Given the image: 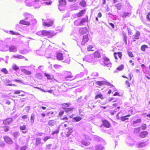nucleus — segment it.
Instances as JSON below:
<instances>
[{"mask_svg": "<svg viewBox=\"0 0 150 150\" xmlns=\"http://www.w3.org/2000/svg\"><path fill=\"white\" fill-rule=\"evenodd\" d=\"M25 3L26 6L29 7L33 6L35 8H40L41 4V2L39 0H35L32 1L31 3H30V0H25Z\"/></svg>", "mask_w": 150, "mask_h": 150, "instance_id": "1", "label": "nucleus"}, {"mask_svg": "<svg viewBox=\"0 0 150 150\" xmlns=\"http://www.w3.org/2000/svg\"><path fill=\"white\" fill-rule=\"evenodd\" d=\"M83 61L86 62L94 64L97 61V59L96 58L93 54L86 56L83 58Z\"/></svg>", "mask_w": 150, "mask_h": 150, "instance_id": "2", "label": "nucleus"}, {"mask_svg": "<svg viewBox=\"0 0 150 150\" xmlns=\"http://www.w3.org/2000/svg\"><path fill=\"white\" fill-rule=\"evenodd\" d=\"M55 35V34L53 31L43 30V35L47 36L49 38H52Z\"/></svg>", "mask_w": 150, "mask_h": 150, "instance_id": "3", "label": "nucleus"}, {"mask_svg": "<svg viewBox=\"0 0 150 150\" xmlns=\"http://www.w3.org/2000/svg\"><path fill=\"white\" fill-rule=\"evenodd\" d=\"M88 149L90 150H104V147L102 145L99 144L96 145L95 147L93 146H90L88 147Z\"/></svg>", "mask_w": 150, "mask_h": 150, "instance_id": "4", "label": "nucleus"}, {"mask_svg": "<svg viewBox=\"0 0 150 150\" xmlns=\"http://www.w3.org/2000/svg\"><path fill=\"white\" fill-rule=\"evenodd\" d=\"M59 4L58 8L60 11L64 10V6L66 4V1L65 0H61L59 1Z\"/></svg>", "mask_w": 150, "mask_h": 150, "instance_id": "5", "label": "nucleus"}, {"mask_svg": "<svg viewBox=\"0 0 150 150\" xmlns=\"http://www.w3.org/2000/svg\"><path fill=\"white\" fill-rule=\"evenodd\" d=\"M43 25L45 26L48 27L52 26L53 23V21L50 20H44L43 19Z\"/></svg>", "mask_w": 150, "mask_h": 150, "instance_id": "6", "label": "nucleus"}, {"mask_svg": "<svg viewBox=\"0 0 150 150\" xmlns=\"http://www.w3.org/2000/svg\"><path fill=\"white\" fill-rule=\"evenodd\" d=\"M104 64L105 65L108 67H111V63L110 62L109 59L106 57H105L104 59Z\"/></svg>", "mask_w": 150, "mask_h": 150, "instance_id": "7", "label": "nucleus"}, {"mask_svg": "<svg viewBox=\"0 0 150 150\" xmlns=\"http://www.w3.org/2000/svg\"><path fill=\"white\" fill-rule=\"evenodd\" d=\"M89 35H86L83 36V40L81 42V44L82 45H84L89 40L88 36Z\"/></svg>", "mask_w": 150, "mask_h": 150, "instance_id": "8", "label": "nucleus"}, {"mask_svg": "<svg viewBox=\"0 0 150 150\" xmlns=\"http://www.w3.org/2000/svg\"><path fill=\"white\" fill-rule=\"evenodd\" d=\"M81 143L83 145V146H82V147L84 146H88L91 145V144L90 142L85 140L83 139L81 140Z\"/></svg>", "mask_w": 150, "mask_h": 150, "instance_id": "9", "label": "nucleus"}, {"mask_svg": "<svg viewBox=\"0 0 150 150\" xmlns=\"http://www.w3.org/2000/svg\"><path fill=\"white\" fill-rule=\"evenodd\" d=\"M9 50L10 52H16L17 50V48L16 46H12L9 47Z\"/></svg>", "mask_w": 150, "mask_h": 150, "instance_id": "10", "label": "nucleus"}, {"mask_svg": "<svg viewBox=\"0 0 150 150\" xmlns=\"http://www.w3.org/2000/svg\"><path fill=\"white\" fill-rule=\"evenodd\" d=\"M65 74L68 75L65 78V80L66 81L69 80V79L72 78L73 77V76L71 75V72H70L66 71Z\"/></svg>", "mask_w": 150, "mask_h": 150, "instance_id": "11", "label": "nucleus"}, {"mask_svg": "<svg viewBox=\"0 0 150 150\" xmlns=\"http://www.w3.org/2000/svg\"><path fill=\"white\" fill-rule=\"evenodd\" d=\"M12 121L13 120L11 118H8L4 121L3 123L4 125H7L12 122Z\"/></svg>", "mask_w": 150, "mask_h": 150, "instance_id": "12", "label": "nucleus"}, {"mask_svg": "<svg viewBox=\"0 0 150 150\" xmlns=\"http://www.w3.org/2000/svg\"><path fill=\"white\" fill-rule=\"evenodd\" d=\"M146 146V144L145 143H141L137 144L136 146L138 148H142L145 147Z\"/></svg>", "mask_w": 150, "mask_h": 150, "instance_id": "13", "label": "nucleus"}, {"mask_svg": "<svg viewBox=\"0 0 150 150\" xmlns=\"http://www.w3.org/2000/svg\"><path fill=\"white\" fill-rule=\"evenodd\" d=\"M87 31L86 27H84L80 28L79 30V33L81 34H84L86 33Z\"/></svg>", "mask_w": 150, "mask_h": 150, "instance_id": "14", "label": "nucleus"}, {"mask_svg": "<svg viewBox=\"0 0 150 150\" xmlns=\"http://www.w3.org/2000/svg\"><path fill=\"white\" fill-rule=\"evenodd\" d=\"M19 23L23 25H30V23L28 21H27L25 20H23L20 21Z\"/></svg>", "mask_w": 150, "mask_h": 150, "instance_id": "15", "label": "nucleus"}, {"mask_svg": "<svg viewBox=\"0 0 150 150\" xmlns=\"http://www.w3.org/2000/svg\"><path fill=\"white\" fill-rule=\"evenodd\" d=\"M4 139L5 142L8 144H11L12 143V141L11 139L8 137H4Z\"/></svg>", "mask_w": 150, "mask_h": 150, "instance_id": "16", "label": "nucleus"}, {"mask_svg": "<svg viewBox=\"0 0 150 150\" xmlns=\"http://www.w3.org/2000/svg\"><path fill=\"white\" fill-rule=\"evenodd\" d=\"M57 59L59 60H62L63 59V54L62 53H58L57 54Z\"/></svg>", "mask_w": 150, "mask_h": 150, "instance_id": "17", "label": "nucleus"}, {"mask_svg": "<svg viewBox=\"0 0 150 150\" xmlns=\"http://www.w3.org/2000/svg\"><path fill=\"white\" fill-rule=\"evenodd\" d=\"M23 16L25 17V19L28 20L30 18H32L33 17V16L27 13H24Z\"/></svg>", "mask_w": 150, "mask_h": 150, "instance_id": "18", "label": "nucleus"}, {"mask_svg": "<svg viewBox=\"0 0 150 150\" xmlns=\"http://www.w3.org/2000/svg\"><path fill=\"white\" fill-rule=\"evenodd\" d=\"M11 58H16L18 59H23L25 58V57L23 56L17 54L13 55L11 57Z\"/></svg>", "mask_w": 150, "mask_h": 150, "instance_id": "19", "label": "nucleus"}, {"mask_svg": "<svg viewBox=\"0 0 150 150\" xmlns=\"http://www.w3.org/2000/svg\"><path fill=\"white\" fill-rule=\"evenodd\" d=\"M148 134L147 131H143L140 133V136L141 137L144 138Z\"/></svg>", "mask_w": 150, "mask_h": 150, "instance_id": "20", "label": "nucleus"}, {"mask_svg": "<svg viewBox=\"0 0 150 150\" xmlns=\"http://www.w3.org/2000/svg\"><path fill=\"white\" fill-rule=\"evenodd\" d=\"M103 125L106 127L109 128L110 127V123L107 121L105 120L103 121Z\"/></svg>", "mask_w": 150, "mask_h": 150, "instance_id": "21", "label": "nucleus"}, {"mask_svg": "<svg viewBox=\"0 0 150 150\" xmlns=\"http://www.w3.org/2000/svg\"><path fill=\"white\" fill-rule=\"evenodd\" d=\"M124 68V66L123 65H121L119 66L118 67H117L116 69V70H115L113 72L114 73H116L118 71H120L122 70Z\"/></svg>", "mask_w": 150, "mask_h": 150, "instance_id": "22", "label": "nucleus"}, {"mask_svg": "<svg viewBox=\"0 0 150 150\" xmlns=\"http://www.w3.org/2000/svg\"><path fill=\"white\" fill-rule=\"evenodd\" d=\"M140 36V33L139 32L137 31H136L135 34H134L133 36L134 37L135 39L137 40L139 39Z\"/></svg>", "mask_w": 150, "mask_h": 150, "instance_id": "23", "label": "nucleus"}, {"mask_svg": "<svg viewBox=\"0 0 150 150\" xmlns=\"http://www.w3.org/2000/svg\"><path fill=\"white\" fill-rule=\"evenodd\" d=\"M86 12V10H83L77 14L76 15L78 17H80L84 14Z\"/></svg>", "mask_w": 150, "mask_h": 150, "instance_id": "24", "label": "nucleus"}, {"mask_svg": "<svg viewBox=\"0 0 150 150\" xmlns=\"http://www.w3.org/2000/svg\"><path fill=\"white\" fill-rule=\"evenodd\" d=\"M88 21V17H87L86 18H83L80 22V25H84V23L85 22H87Z\"/></svg>", "mask_w": 150, "mask_h": 150, "instance_id": "25", "label": "nucleus"}, {"mask_svg": "<svg viewBox=\"0 0 150 150\" xmlns=\"http://www.w3.org/2000/svg\"><path fill=\"white\" fill-rule=\"evenodd\" d=\"M130 16V14L129 13L125 12L123 13L121 15V16L123 18H125L127 17H129Z\"/></svg>", "mask_w": 150, "mask_h": 150, "instance_id": "26", "label": "nucleus"}, {"mask_svg": "<svg viewBox=\"0 0 150 150\" xmlns=\"http://www.w3.org/2000/svg\"><path fill=\"white\" fill-rule=\"evenodd\" d=\"M8 50H9V47L7 45H6L2 49L0 48V50L4 52L7 51Z\"/></svg>", "mask_w": 150, "mask_h": 150, "instance_id": "27", "label": "nucleus"}, {"mask_svg": "<svg viewBox=\"0 0 150 150\" xmlns=\"http://www.w3.org/2000/svg\"><path fill=\"white\" fill-rule=\"evenodd\" d=\"M21 71L22 72L27 75H30L31 74V71H28L25 69H22Z\"/></svg>", "mask_w": 150, "mask_h": 150, "instance_id": "28", "label": "nucleus"}, {"mask_svg": "<svg viewBox=\"0 0 150 150\" xmlns=\"http://www.w3.org/2000/svg\"><path fill=\"white\" fill-rule=\"evenodd\" d=\"M130 116V115H125V116L122 117H121V119L123 121H125L126 120L128 119V118H127V117H128Z\"/></svg>", "mask_w": 150, "mask_h": 150, "instance_id": "29", "label": "nucleus"}, {"mask_svg": "<svg viewBox=\"0 0 150 150\" xmlns=\"http://www.w3.org/2000/svg\"><path fill=\"white\" fill-rule=\"evenodd\" d=\"M55 124V122L53 120H50L48 122V125L50 126H53Z\"/></svg>", "mask_w": 150, "mask_h": 150, "instance_id": "30", "label": "nucleus"}, {"mask_svg": "<svg viewBox=\"0 0 150 150\" xmlns=\"http://www.w3.org/2000/svg\"><path fill=\"white\" fill-rule=\"evenodd\" d=\"M41 139L40 138H37L36 139V144L38 146H39L41 143Z\"/></svg>", "mask_w": 150, "mask_h": 150, "instance_id": "31", "label": "nucleus"}, {"mask_svg": "<svg viewBox=\"0 0 150 150\" xmlns=\"http://www.w3.org/2000/svg\"><path fill=\"white\" fill-rule=\"evenodd\" d=\"M64 109L67 113H68L72 111L73 110V108H64Z\"/></svg>", "mask_w": 150, "mask_h": 150, "instance_id": "32", "label": "nucleus"}, {"mask_svg": "<svg viewBox=\"0 0 150 150\" xmlns=\"http://www.w3.org/2000/svg\"><path fill=\"white\" fill-rule=\"evenodd\" d=\"M148 48V47L147 45H143L141 46V50L143 52L146 51V49H147Z\"/></svg>", "mask_w": 150, "mask_h": 150, "instance_id": "33", "label": "nucleus"}, {"mask_svg": "<svg viewBox=\"0 0 150 150\" xmlns=\"http://www.w3.org/2000/svg\"><path fill=\"white\" fill-rule=\"evenodd\" d=\"M45 76L47 77V79H52L54 77L53 76L50 75L48 74L45 73Z\"/></svg>", "mask_w": 150, "mask_h": 150, "instance_id": "34", "label": "nucleus"}, {"mask_svg": "<svg viewBox=\"0 0 150 150\" xmlns=\"http://www.w3.org/2000/svg\"><path fill=\"white\" fill-rule=\"evenodd\" d=\"M82 119V118L79 116L75 117L73 118V120H74L76 122H79Z\"/></svg>", "mask_w": 150, "mask_h": 150, "instance_id": "35", "label": "nucleus"}, {"mask_svg": "<svg viewBox=\"0 0 150 150\" xmlns=\"http://www.w3.org/2000/svg\"><path fill=\"white\" fill-rule=\"evenodd\" d=\"M93 54L94 55V57L96 58H98L100 57V53L98 52H95L94 54Z\"/></svg>", "mask_w": 150, "mask_h": 150, "instance_id": "36", "label": "nucleus"}, {"mask_svg": "<svg viewBox=\"0 0 150 150\" xmlns=\"http://www.w3.org/2000/svg\"><path fill=\"white\" fill-rule=\"evenodd\" d=\"M105 82L103 81H97L96 82V83L97 85H98L100 86H101L103 84H104Z\"/></svg>", "mask_w": 150, "mask_h": 150, "instance_id": "37", "label": "nucleus"}, {"mask_svg": "<svg viewBox=\"0 0 150 150\" xmlns=\"http://www.w3.org/2000/svg\"><path fill=\"white\" fill-rule=\"evenodd\" d=\"M79 4L81 6L84 7L86 6V3L84 0H82L79 3Z\"/></svg>", "mask_w": 150, "mask_h": 150, "instance_id": "38", "label": "nucleus"}, {"mask_svg": "<svg viewBox=\"0 0 150 150\" xmlns=\"http://www.w3.org/2000/svg\"><path fill=\"white\" fill-rule=\"evenodd\" d=\"M34 118L35 117L34 115L33 114L31 115L30 118V123L31 124H33V123Z\"/></svg>", "mask_w": 150, "mask_h": 150, "instance_id": "39", "label": "nucleus"}, {"mask_svg": "<svg viewBox=\"0 0 150 150\" xmlns=\"http://www.w3.org/2000/svg\"><path fill=\"white\" fill-rule=\"evenodd\" d=\"M141 121V120L140 119H138L137 120L135 121H134L133 122L132 125L133 126H135V125L137 123H138L140 122Z\"/></svg>", "mask_w": 150, "mask_h": 150, "instance_id": "40", "label": "nucleus"}, {"mask_svg": "<svg viewBox=\"0 0 150 150\" xmlns=\"http://www.w3.org/2000/svg\"><path fill=\"white\" fill-rule=\"evenodd\" d=\"M93 47L92 45H89L87 47V50L88 51H93Z\"/></svg>", "mask_w": 150, "mask_h": 150, "instance_id": "41", "label": "nucleus"}, {"mask_svg": "<svg viewBox=\"0 0 150 150\" xmlns=\"http://www.w3.org/2000/svg\"><path fill=\"white\" fill-rule=\"evenodd\" d=\"M115 6L117 8V9L120 10L121 8L122 5L121 4H118L117 5H115Z\"/></svg>", "mask_w": 150, "mask_h": 150, "instance_id": "42", "label": "nucleus"}, {"mask_svg": "<svg viewBox=\"0 0 150 150\" xmlns=\"http://www.w3.org/2000/svg\"><path fill=\"white\" fill-rule=\"evenodd\" d=\"M12 68L15 70H16L18 69V67L15 64H13L12 66Z\"/></svg>", "mask_w": 150, "mask_h": 150, "instance_id": "43", "label": "nucleus"}, {"mask_svg": "<svg viewBox=\"0 0 150 150\" xmlns=\"http://www.w3.org/2000/svg\"><path fill=\"white\" fill-rule=\"evenodd\" d=\"M14 136L15 137L17 138L20 135V134L18 132H16L14 133Z\"/></svg>", "mask_w": 150, "mask_h": 150, "instance_id": "44", "label": "nucleus"}, {"mask_svg": "<svg viewBox=\"0 0 150 150\" xmlns=\"http://www.w3.org/2000/svg\"><path fill=\"white\" fill-rule=\"evenodd\" d=\"M37 34L40 36H41L42 35H43V30L42 31H39L37 32Z\"/></svg>", "mask_w": 150, "mask_h": 150, "instance_id": "45", "label": "nucleus"}, {"mask_svg": "<svg viewBox=\"0 0 150 150\" xmlns=\"http://www.w3.org/2000/svg\"><path fill=\"white\" fill-rule=\"evenodd\" d=\"M1 71L4 73L5 74H7L8 73V71L6 68H3L2 69Z\"/></svg>", "mask_w": 150, "mask_h": 150, "instance_id": "46", "label": "nucleus"}, {"mask_svg": "<svg viewBox=\"0 0 150 150\" xmlns=\"http://www.w3.org/2000/svg\"><path fill=\"white\" fill-rule=\"evenodd\" d=\"M74 24L76 26L80 25V22L77 20H75L74 22Z\"/></svg>", "mask_w": 150, "mask_h": 150, "instance_id": "47", "label": "nucleus"}, {"mask_svg": "<svg viewBox=\"0 0 150 150\" xmlns=\"http://www.w3.org/2000/svg\"><path fill=\"white\" fill-rule=\"evenodd\" d=\"M26 129V126L25 125H23L20 127V129L21 130H23Z\"/></svg>", "mask_w": 150, "mask_h": 150, "instance_id": "48", "label": "nucleus"}, {"mask_svg": "<svg viewBox=\"0 0 150 150\" xmlns=\"http://www.w3.org/2000/svg\"><path fill=\"white\" fill-rule=\"evenodd\" d=\"M21 91L23 92L22 91L19 90H15L14 91V93L15 94H19L20 93Z\"/></svg>", "mask_w": 150, "mask_h": 150, "instance_id": "49", "label": "nucleus"}, {"mask_svg": "<svg viewBox=\"0 0 150 150\" xmlns=\"http://www.w3.org/2000/svg\"><path fill=\"white\" fill-rule=\"evenodd\" d=\"M50 138V136H47L45 137L42 138V139L45 142Z\"/></svg>", "mask_w": 150, "mask_h": 150, "instance_id": "50", "label": "nucleus"}, {"mask_svg": "<svg viewBox=\"0 0 150 150\" xmlns=\"http://www.w3.org/2000/svg\"><path fill=\"white\" fill-rule=\"evenodd\" d=\"M44 1L45 2V3L47 5H50L52 3V2L50 1V0H49V1L46 0Z\"/></svg>", "mask_w": 150, "mask_h": 150, "instance_id": "51", "label": "nucleus"}, {"mask_svg": "<svg viewBox=\"0 0 150 150\" xmlns=\"http://www.w3.org/2000/svg\"><path fill=\"white\" fill-rule=\"evenodd\" d=\"M141 128L143 130L146 129V125L145 124H143L141 126Z\"/></svg>", "mask_w": 150, "mask_h": 150, "instance_id": "52", "label": "nucleus"}, {"mask_svg": "<svg viewBox=\"0 0 150 150\" xmlns=\"http://www.w3.org/2000/svg\"><path fill=\"white\" fill-rule=\"evenodd\" d=\"M59 130H56L52 133V135H54L55 134H57L59 132Z\"/></svg>", "mask_w": 150, "mask_h": 150, "instance_id": "53", "label": "nucleus"}, {"mask_svg": "<svg viewBox=\"0 0 150 150\" xmlns=\"http://www.w3.org/2000/svg\"><path fill=\"white\" fill-rule=\"evenodd\" d=\"M27 148L26 146H24L21 147L20 149V150H26Z\"/></svg>", "mask_w": 150, "mask_h": 150, "instance_id": "54", "label": "nucleus"}, {"mask_svg": "<svg viewBox=\"0 0 150 150\" xmlns=\"http://www.w3.org/2000/svg\"><path fill=\"white\" fill-rule=\"evenodd\" d=\"M54 67L55 68L58 69L61 67V66L59 65L55 64L54 65Z\"/></svg>", "mask_w": 150, "mask_h": 150, "instance_id": "55", "label": "nucleus"}, {"mask_svg": "<svg viewBox=\"0 0 150 150\" xmlns=\"http://www.w3.org/2000/svg\"><path fill=\"white\" fill-rule=\"evenodd\" d=\"M102 95L101 94H98L96 96L95 98L97 99L98 98H102Z\"/></svg>", "mask_w": 150, "mask_h": 150, "instance_id": "56", "label": "nucleus"}, {"mask_svg": "<svg viewBox=\"0 0 150 150\" xmlns=\"http://www.w3.org/2000/svg\"><path fill=\"white\" fill-rule=\"evenodd\" d=\"M140 131V129L139 128H135V130H134V132L136 133H138Z\"/></svg>", "mask_w": 150, "mask_h": 150, "instance_id": "57", "label": "nucleus"}, {"mask_svg": "<svg viewBox=\"0 0 150 150\" xmlns=\"http://www.w3.org/2000/svg\"><path fill=\"white\" fill-rule=\"evenodd\" d=\"M127 37L126 36L124 35V38H123V40L125 42V43L126 44L127 43Z\"/></svg>", "mask_w": 150, "mask_h": 150, "instance_id": "58", "label": "nucleus"}, {"mask_svg": "<svg viewBox=\"0 0 150 150\" xmlns=\"http://www.w3.org/2000/svg\"><path fill=\"white\" fill-rule=\"evenodd\" d=\"M92 75L93 76H98V74L96 72H94L92 74Z\"/></svg>", "mask_w": 150, "mask_h": 150, "instance_id": "59", "label": "nucleus"}, {"mask_svg": "<svg viewBox=\"0 0 150 150\" xmlns=\"http://www.w3.org/2000/svg\"><path fill=\"white\" fill-rule=\"evenodd\" d=\"M150 12H149V13H148V14L146 16L147 19V20L149 21H150Z\"/></svg>", "mask_w": 150, "mask_h": 150, "instance_id": "60", "label": "nucleus"}, {"mask_svg": "<svg viewBox=\"0 0 150 150\" xmlns=\"http://www.w3.org/2000/svg\"><path fill=\"white\" fill-rule=\"evenodd\" d=\"M67 130L68 131V132L69 133H71L73 131L72 129L71 128H67Z\"/></svg>", "mask_w": 150, "mask_h": 150, "instance_id": "61", "label": "nucleus"}, {"mask_svg": "<svg viewBox=\"0 0 150 150\" xmlns=\"http://www.w3.org/2000/svg\"><path fill=\"white\" fill-rule=\"evenodd\" d=\"M95 138L96 140L98 141H100L101 139V138L98 136H96L95 137Z\"/></svg>", "mask_w": 150, "mask_h": 150, "instance_id": "62", "label": "nucleus"}, {"mask_svg": "<svg viewBox=\"0 0 150 150\" xmlns=\"http://www.w3.org/2000/svg\"><path fill=\"white\" fill-rule=\"evenodd\" d=\"M83 138L86 139H88L89 137L88 135L86 134H84L83 135Z\"/></svg>", "mask_w": 150, "mask_h": 150, "instance_id": "63", "label": "nucleus"}, {"mask_svg": "<svg viewBox=\"0 0 150 150\" xmlns=\"http://www.w3.org/2000/svg\"><path fill=\"white\" fill-rule=\"evenodd\" d=\"M128 54L130 57H133L132 53L131 52H128Z\"/></svg>", "mask_w": 150, "mask_h": 150, "instance_id": "64", "label": "nucleus"}]
</instances>
